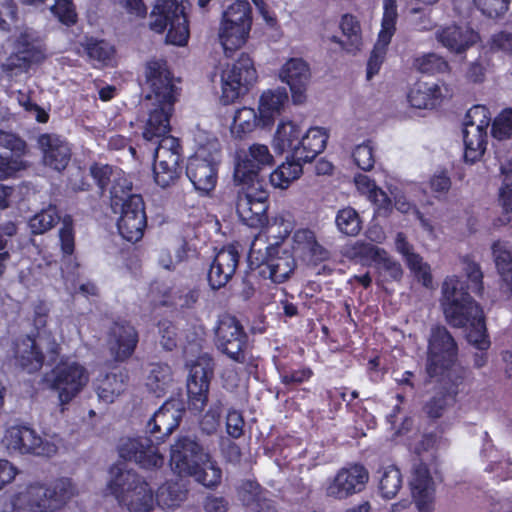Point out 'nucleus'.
<instances>
[{
	"label": "nucleus",
	"mask_w": 512,
	"mask_h": 512,
	"mask_svg": "<svg viewBox=\"0 0 512 512\" xmlns=\"http://www.w3.org/2000/svg\"><path fill=\"white\" fill-rule=\"evenodd\" d=\"M60 221V215L56 206L49 205L28 220V228L31 235H43L55 227Z\"/></svg>",
	"instance_id": "43"
},
{
	"label": "nucleus",
	"mask_w": 512,
	"mask_h": 512,
	"mask_svg": "<svg viewBox=\"0 0 512 512\" xmlns=\"http://www.w3.org/2000/svg\"><path fill=\"white\" fill-rule=\"evenodd\" d=\"M87 369L77 361L60 360L50 372L45 373L41 382L57 392L62 407L69 404L87 385ZM64 408H62L63 410Z\"/></svg>",
	"instance_id": "9"
},
{
	"label": "nucleus",
	"mask_w": 512,
	"mask_h": 512,
	"mask_svg": "<svg viewBox=\"0 0 512 512\" xmlns=\"http://www.w3.org/2000/svg\"><path fill=\"white\" fill-rule=\"evenodd\" d=\"M488 45L491 52L512 57V32L501 30L492 34Z\"/></svg>",
	"instance_id": "60"
},
{
	"label": "nucleus",
	"mask_w": 512,
	"mask_h": 512,
	"mask_svg": "<svg viewBox=\"0 0 512 512\" xmlns=\"http://www.w3.org/2000/svg\"><path fill=\"white\" fill-rule=\"evenodd\" d=\"M356 166L363 171H370L375 164L373 148L369 144L356 146L352 153Z\"/></svg>",
	"instance_id": "64"
},
{
	"label": "nucleus",
	"mask_w": 512,
	"mask_h": 512,
	"mask_svg": "<svg viewBox=\"0 0 512 512\" xmlns=\"http://www.w3.org/2000/svg\"><path fill=\"white\" fill-rule=\"evenodd\" d=\"M257 77L254 60L248 53L242 52L231 68L224 71L221 76V103L229 105L236 102L248 93Z\"/></svg>",
	"instance_id": "11"
},
{
	"label": "nucleus",
	"mask_w": 512,
	"mask_h": 512,
	"mask_svg": "<svg viewBox=\"0 0 512 512\" xmlns=\"http://www.w3.org/2000/svg\"><path fill=\"white\" fill-rule=\"evenodd\" d=\"M479 38L478 32L472 28L458 25L446 26L437 34V39L442 46L455 54L466 52L478 42Z\"/></svg>",
	"instance_id": "28"
},
{
	"label": "nucleus",
	"mask_w": 512,
	"mask_h": 512,
	"mask_svg": "<svg viewBox=\"0 0 512 512\" xmlns=\"http://www.w3.org/2000/svg\"><path fill=\"white\" fill-rule=\"evenodd\" d=\"M491 134L498 140L512 138V108L504 109L493 121Z\"/></svg>",
	"instance_id": "56"
},
{
	"label": "nucleus",
	"mask_w": 512,
	"mask_h": 512,
	"mask_svg": "<svg viewBox=\"0 0 512 512\" xmlns=\"http://www.w3.org/2000/svg\"><path fill=\"white\" fill-rule=\"evenodd\" d=\"M177 286L155 280L149 288V297L155 306L175 308Z\"/></svg>",
	"instance_id": "48"
},
{
	"label": "nucleus",
	"mask_w": 512,
	"mask_h": 512,
	"mask_svg": "<svg viewBox=\"0 0 512 512\" xmlns=\"http://www.w3.org/2000/svg\"><path fill=\"white\" fill-rule=\"evenodd\" d=\"M452 182L446 170L434 173L429 179V188L435 198H442L447 195Z\"/></svg>",
	"instance_id": "63"
},
{
	"label": "nucleus",
	"mask_w": 512,
	"mask_h": 512,
	"mask_svg": "<svg viewBox=\"0 0 512 512\" xmlns=\"http://www.w3.org/2000/svg\"><path fill=\"white\" fill-rule=\"evenodd\" d=\"M237 192L236 212L240 220L251 228H264L269 223V192L260 184H246Z\"/></svg>",
	"instance_id": "12"
},
{
	"label": "nucleus",
	"mask_w": 512,
	"mask_h": 512,
	"mask_svg": "<svg viewBox=\"0 0 512 512\" xmlns=\"http://www.w3.org/2000/svg\"><path fill=\"white\" fill-rule=\"evenodd\" d=\"M152 17L150 28L159 34L167 30V43L187 44L190 35L188 16L176 0H159L152 10Z\"/></svg>",
	"instance_id": "10"
},
{
	"label": "nucleus",
	"mask_w": 512,
	"mask_h": 512,
	"mask_svg": "<svg viewBox=\"0 0 512 512\" xmlns=\"http://www.w3.org/2000/svg\"><path fill=\"white\" fill-rule=\"evenodd\" d=\"M215 342L218 350L234 362L245 361L249 337L235 316L225 315L219 319L215 330Z\"/></svg>",
	"instance_id": "14"
},
{
	"label": "nucleus",
	"mask_w": 512,
	"mask_h": 512,
	"mask_svg": "<svg viewBox=\"0 0 512 512\" xmlns=\"http://www.w3.org/2000/svg\"><path fill=\"white\" fill-rule=\"evenodd\" d=\"M195 480L207 488L218 486L222 479V470L215 462L209 460L205 465L199 467V472L193 474Z\"/></svg>",
	"instance_id": "55"
},
{
	"label": "nucleus",
	"mask_w": 512,
	"mask_h": 512,
	"mask_svg": "<svg viewBox=\"0 0 512 512\" xmlns=\"http://www.w3.org/2000/svg\"><path fill=\"white\" fill-rule=\"evenodd\" d=\"M40 51L28 40H19L17 52L11 54L3 64V71L12 73L15 69H27L33 63L38 62Z\"/></svg>",
	"instance_id": "36"
},
{
	"label": "nucleus",
	"mask_w": 512,
	"mask_h": 512,
	"mask_svg": "<svg viewBox=\"0 0 512 512\" xmlns=\"http://www.w3.org/2000/svg\"><path fill=\"white\" fill-rule=\"evenodd\" d=\"M13 358L15 365L28 374H34L44 365L45 355L37 344L36 337L21 335L13 341Z\"/></svg>",
	"instance_id": "24"
},
{
	"label": "nucleus",
	"mask_w": 512,
	"mask_h": 512,
	"mask_svg": "<svg viewBox=\"0 0 512 512\" xmlns=\"http://www.w3.org/2000/svg\"><path fill=\"white\" fill-rule=\"evenodd\" d=\"M89 178V172L84 167L78 166L70 172L67 178V187L73 192L90 191L92 184Z\"/></svg>",
	"instance_id": "59"
},
{
	"label": "nucleus",
	"mask_w": 512,
	"mask_h": 512,
	"mask_svg": "<svg viewBox=\"0 0 512 512\" xmlns=\"http://www.w3.org/2000/svg\"><path fill=\"white\" fill-rule=\"evenodd\" d=\"M188 490L178 481H166L159 486L154 495V502L163 509L179 507L187 498Z\"/></svg>",
	"instance_id": "39"
},
{
	"label": "nucleus",
	"mask_w": 512,
	"mask_h": 512,
	"mask_svg": "<svg viewBox=\"0 0 512 512\" xmlns=\"http://www.w3.org/2000/svg\"><path fill=\"white\" fill-rule=\"evenodd\" d=\"M221 24L239 26H252V8L247 0H237L224 11Z\"/></svg>",
	"instance_id": "42"
},
{
	"label": "nucleus",
	"mask_w": 512,
	"mask_h": 512,
	"mask_svg": "<svg viewBox=\"0 0 512 512\" xmlns=\"http://www.w3.org/2000/svg\"><path fill=\"white\" fill-rule=\"evenodd\" d=\"M82 46L93 67H113L116 64V49L108 41L88 37Z\"/></svg>",
	"instance_id": "33"
},
{
	"label": "nucleus",
	"mask_w": 512,
	"mask_h": 512,
	"mask_svg": "<svg viewBox=\"0 0 512 512\" xmlns=\"http://www.w3.org/2000/svg\"><path fill=\"white\" fill-rule=\"evenodd\" d=\"M280 78L289 86L293 103H303L310 79L308 64L301 58H291L282 66Z\"/></svg>",
	"instance_id": "25"
},
{
	"label": "nucleus",
	"mask_w": 512,
	"mask_h": 512,
	"mask_svg": "<svg viewBox=\"0 0 512 512\" xmlns=\"http://www.w3.org/2000/svg\"><path fill=\"white\" fill-rule=\"evenodd\" d=\"M50 11L61 24L67 27L73 26L77 23L78 15L72 0H55Z\"/></svg>",
	"instance_id": "52"
},
{
	"label": "nucleus",
	"mask_w": 512,
	"mask_h": 512,
	"mask_svg": "<svg viewBox=\"0 0 512 512\" xmlns=\"http://www.w3.org/2000/svg\"><path fill=\"white\" fill-rule=\"evenodd\" d=\"M183 167H171L167 164H153L155 183L161 188H167L177 183L182 175Z\"/></svg>",
	"instance_id": "54"
},
{
	"label": "nucleus",
	"mask_w": 512,
	"mask_h": 512,
	"mask_svg": "<svg viewBox=\"0 0 512 512\" xmlns=\"http://www.w3.org/2000/svg\"><path fill=\"white\" fill-rule=\"evenodd\" d=\"M301 129L292 121L281 122L274 135L273 146L276 151L283 153L289 151L294 158V151L301 139Z\"/></svg>",
	"instance_id": "38"
},
{
	"label": "nucleus",
	"mask_w": 512,
	"mask_h": 512,
	"mask_svg": "<svg viewBox=\"0 0 512 512\" xmlns=\"http://www.w3.org/2000/svg\"><path fill=\"white\" fill-rule=\"evenodd\" d=\"M379 490L383 498L392 499L402 487V475L395 465H390L379 470Z\"/></svg>",
	"instance_id": "46"
},
{
	"label": "nucleus",
	"mask_w": 512,
	"mask_h": 512,
	"mask_svg": "<svg viewBox=\"0 0 512 512\" xmlns=\"http://www.w3.org/2000/svg\"><path fill=\"white\" fill-rule=\"evenodd\" d=\"M296 266L293 253L276 243L266 247L265 254L256 265V271L261 278L282 284L290 279Z\"/></svg>",
	"instance_id": "16"
},
{
	"label": "nucleus",
	"mask_w": 512,
	"mask_h": 512,
	"mask_svg": "<svg viewBox=\"0 0 512 512\" xmlns=\"http://www.w3.org/2000/svg\"><path fill=\"white\" fill-rule=\"evenodd\" d=\"M410 487L419 511L431 512L435 489L430 469L426 463L420 462L414 467Z\"/></svg>",
	"instance_id": "26"
},
{
	"label": "nucleus",
	"mask_w": 512,
	"mask_h": 512,
	"mask_svg": "<svg viewBox=\"0 0 512 512\" xmlns=\"http://www.w3.org/2000/svg\"><path fill=\"white\" fill-rule=\"evenodd\" d=\"M110 206L114 213L120 212L117 221L119 234L131 243L141 240L147 227L145 204L140 194L132 193V183L126 178L113 181L110 188Z\"/></svg>",
	"instance_id": "5"
},
{
	"label": "nucleus",
	"mask_w": 512,
	"mask_h": 512,
	"mask_svg": "<svg viewBox=\"0 0 512 512\" xmlns=\"http://www.w3.org/2000/svg\"><path fill=\"white\" fill-rule=\"evenodd\" d=\"M240 261V254L234 245L221 248L215 255L207 274L210 287L218 290L233 277Z\"/></svg>",
	"instance_id": "23"
},
{
	"label": "nucleus",
	"mask_w": 512,
	"mask_h": 512,
	"mask_svg": "<svg viewBox=\"0 0 512 512\" xmlns=\"http://www.w3.org/2000/svg\"><path fill=\"white\" fill-rule=\"evenodd\" d=\"M486 128L477 127L463 121V144H464V161L466 163H475L481 159L486 151L488 143V134Z\"/></svg>",
	"instance_id": "30"
},
{
	"label": "nucleus",
	"mask_w": 512,
	"mask_h": 512,
	"mask_svg": "<svg viewBox=\"0 0 512 512\" xmlns=\"http://www.w3.org/2000/svg\"><path fill=\"white\" fill-rule=\"evenodd\" d=\"M414 67L421 73L435 75L449 69L448 62L435 53L424 54L413 62Z\"/></svg>",
	"instance_id": "50"
},
{
	"label": "nucleus",
	"mask_w": 512,
	"mask_h": 512,
	"mask_svg": "<svg viewBox=\"0 0 512 512\" xmlns=\"http://www.w3.org/2000/svg\"><path fill=\"white\" fill-rule=\"evenodd\" d=\"M210 454L196 440L180 437L170 450L171 469L179 476H193L199 467L209 462Z\"/></svg>",
	"instance_id": "15"
},
{
	"label": "nucleus",
	"mask_w": 512,
	"mask_h": 512,
	"mask_svg": "<svg viewBox=\"0 0 512 512\" xmlns=\"http://www.w3.org/2000/svg\"><path fill=\"white\" fill-rule=\"evenodd\" d=\"M112 478L107 488L120 505L129 512H150L154 507V492L148 482L133 470H126L122 464H114L109 470Z\"/></svg>",
	"instance_id": "7"
},
{
	"label": "nucleus",
	"mask_w": 512,
	"mask_h": 512,
	"mask_svg": "<svg viewBox=\"0 0 512 512\" xmlns=\"http://www.w3.org/2000/svg\"><path fill=\"white\" fill-rule=\"evenodd\" d=\"M303 163L288 156L286 162L279 165L269 175L271 186L278 189H287L291 183L303 173Z\"/></svg>",
	"instance_id": "37"
},
{
	"label": "nucleus",
	"mask_w": 512,
	"mask_h": 512,
	"mask_svg": "<svg viewBox=\"0 0 512 512\" xmlns=\"http://www.w3.org/2000/svg\"><path fill=\"white\" fill-rule=\"evenodd\" d=\"M336 224L338 229L347 236H356L361 230L360 217L352 207H346L338 211Z\"/></svg>",
	"instance_id": "51"
},
{
	"label": "nucleus",
	"mask_w": 512,
	"mask_h": 512,
	"mask_svg": "<svg viewBox=\"0 0 512 512\" xmlns=\"http://www.w3.org/2000/svg\"><path fill=\"white\" fill-rule=\"evenodd\" d=\"M223 404L220 400L214 401L203 415L200 425L208 434L215 432L220 424Z\"/></svg>",
	"instance_id": "61"
},
{
	"label": "nucleus",
	"mask_w": 512,
	"mask_h": 512,
	"mask_svg": "<svg viewBox=\"0 0 512 512\" xmlns=\"http://www.w3.org/2000/svg\"><path fill=\"white\" fill-rule=\"evenodd\" d=\"M145 84L148 88L146 98L155 106L149 113L143 131L148 141L158 143L154 163L173 167H182V146L180 140L170 135V118L179 96V88L174 83V75L165 59H150L146 62Z\"/></svg>",
	"instance_id": "2"
},
{
	"label": "nucleus",
	"mask_w": 512,
	"mask_h": 512,
	"mask_svg": "<svg viewBox=\"0 0 512 512\" xmlns=\"http://www.w3.org/2000/svg\"><path fill=\"white\" fill-rule=\"evenodd\" d=\"M356 182L365 184L369 189V198L375 206V214L383 217L389 216L393 210V204L388 194L381 188L376 187L374 183H371L367 176L359 175Z\"/></svg>",
	"instance_id": "45"
},
{
	"label": "nucleus",
	"mask_w": 512,
	"mask_h": 512,
	"mask_svg": "<svg viewBox=\"0 0 512 512\" xmlns=\"http://www.w3.org/2000/svg\"><path fill=\"white\" fill-rule=\"evenodd\" d=\"M181 420V411L175 408L174 403L165 402L147 423L149 436L126 439L118 447L119 456L126 461H134L143 469L162 467L164 457L158 445L178 428Z\"/></svg>",
	"instance_id": "4"
},
{
	"label": "nucleus",
	"mask_w": 512,
	"mask_h": 512,
	"mask_svg": "<svg viewBox=\"0 0 512 512\" xmlns=\"http://www.w3.org/2000/svg\"><path fill=\"white\" fill-rule=\"evenodd\" d=\"M492 254L501 280V289L512 294V249L507 242L497 240L492 244Z\"/></svg>",
	"instance_id": "34"
},
{
	"label": "nucleus",
	"mask_w": 512,
	"mask_h": 512,
	"mask_svg": "<svg viewBox=\"0 0 512 512\" xmlns=\"http://www.w3.org/2000/svg\"><path fill=\"white\" fill-rule=\"evenodd\" d=\"M369 479L368 471L361 464L341 469L327 487V495L344 499L361 492Z\"/></svg>",
	"instance_id": "22"
},
{
	"label": "nucleus",
	"mask_w": 512,
	"mask_h": 512,
	"mask_svg": "<svg viewBox=\"0 0 512 512\" xmlns=\"http://www.w3.org/2000/svg\"><path fill=\"white\" fill-rule=\"evenodd\" d=\"M265 490L256 480L245 479L236 487L241 504L251 512H277L275 502L267 497Z\"/></svg>",
	"instance_id": "27"
},
{
	"label": "nucleus",
	"mask_w": 512,
	"mask_h": 512,
	"mask_svg": "<svg viewBox=\"0 0 512 512\" xmlns=\"http://www.w3.org/2000/svg\"><path fill=\"white\" fill-rule=\"evenodd\" d=\"M274 158L264 144H252L245 158L239 160L234 168V179L240 184L259 181V172L266 166H272Z\"/></svg>",
	"instance_id": "20"
},
{
	"label": "nucleus",
	"mask_w": 512,
	"mask_h": 512,
	"mask_svg": "<svg viewBox=\"0 0 512 512\" xmlns=\"http://www.w3.org/2000/svg\"><path fill=\"white\" fill-rule=\"evenodd\" d=\"M467 281L458 276H447L442 284V307L447 322L456 328L468 327L466 338L480 353L474 355V367L481 368L488 361L487 350L491 342L482 307L470 292L481 295L484 291L483 273L469 255L462 259Z\"/></svg>",
	"instance_id": "1"
},
{
	"label": "nucleus",
	"mask_w": 512,
	"mask_h": 512,
	"mask_svg": "<svg viewBox=\"0 0 512 512\" xmlns=\"http://www.w3.org/2000/svg\"><path fill=\"white\" fill-rule=\"evenodd\" d=\"M71 479L59 478L45 486L31 483L11 500L13 512H55L74 495Z\"/></svg>",
	"instance_id": "6"
},
{
	"label": "nucleus",
	"mask_w": 512,
	"mask_h": 512,
	"mask_svg": "<svg viewBox=\"0 0 512 512\" xmlns=\"http://www.w3.org/2000/svg\"><path fill=\"white\" fill-rule=\"evenodd\" d=\"M273 362L279 373L280 381L285 386L300 385L308 382L314 375L313 370L309 366L293 369L287 362L281 361L276 357H274Z\"/></svg>",
	"instance_id": "44"
},
{
	"label": "nucleus",
	"mask_w": 512,
	"mask_h": 512,
	"mask_svg": "<svg viewBox=\"0 0 512 512\" xmlns=\"http://www.w3.org/2000/svg\"><path fill=\"white\" fill-rule=\"evenodd\" d=\"M172 380L171 369L167 364H153L147 377V386L157 396L165 394Z\"/></svg>",
	"instance_id": "49"
},
{
	"label": "nucleus",
	"mask_w": 512,
	"mask_h": 512,
	"mask_svg": "<svg viewBox=\"0 0 512 512\" xmlns=\"http://www.w3.org/2000/svg\"><path fill=\"white\" fill-rule=\"evenodd\" d=\"M398 13L396 0H384V11L381 29L377 42L367 61V79L376 75L385 59L388 45L396 31Z\"/></svg>",
	"instance_id": "17"
},
{
	"label": "nucleus",
	"mask_w": 512,
	"mask_h": 512,
	"mask_svg": "<svg viewBox=\"0 0 512 512\" xmlns=\"http://www.w3.org/2000/svg\"><path fill=\"white\" fill-rule=\"evenodd\" d=\"M218 143L200 145L188 158L186 176L200 196H209L216 188L221 150Z\"/></svg>",
	"instance_id": "8"
},
{
	"label": "nucleus",
	"mask_w": 512,
	"mask_h": 512,
	"mask_svg": "<svg viewBox=\"0 0 512 512\" xmlns=\"http://www.w3.org/2000/svg\"><path fill=\"white\" fill-rule=\"evenodd\" d=\"M7 447L20 454L50 457L57 451V447L47 440H43L36 431L28 426H12L6 431Z\"/></svg>",
	"instance_id": "18"
},
{
	"label": "nucleus",
	"mask_w": 512,
	"mask_h": 512,
	"mask_svg": "<svg viewBox=\"0 0 512 512\" xmlns=\"http://www.w3.org/2000/svg\"><path fill=\"white\" fill-rule=\"evenodd\" d=\"M477 8L488 18L503 16L509 9L510 0H473Z\"/></svg>",
	"instance_id": "58"
},
{
	"label": "nucleus",
	"mask_w": 512,
	"mask_h": 512,
	"mask_svg": "<svg viewBox=\"0 0 512 512\" xmlns=\"http://www.w3.org/2000/svg\"><path fill=\"white\" fill-rule=\"evenodd\" d=\"M42 153L44 166L57 171H64L71 161L72 149L66 139L54 133H42L37 138Z\"/></svg>",
	"instance_id": "21"
},
{
	"label": "nucleus",
	"mask_w": 512,
	"mask_h": 512,
	"mask_svg": "<svg viewBox=\"0 0 512 512\" xmlns=\"http://www.w3.org/2000/svg\"><path fill=\"white\" fill-rule=\"evenodd\" d=\"M257 126H261L260 113L250 107H242L235 112L231 124V134L237 139H244L253 132Z\"/></svg>",
	"instance_id": "41"
},
{
	"label": "nucleus",
	"mask_w": 512,
	"mask_h": 512,
	"mask_svg": "<svg viewBox=\"0 0 512 512\" xmlns=\"http://www.w3.org/2000/svg\"><path fill=\"white\" fill-rule=\"evenodd\" d=\"M125 387L126 384L121 375L109 373L99 381L97 394L105 403H112L125 390Z\"/></svg>",
	"instance_id": "47"
},
{
	"label": "nucleus",
	"mask_w": 512,
	"mask_h": 512,
	"mask_svg": "<svg viewBox=\"0 0 512 512\" xmlns=\"http://www.w3.org/2000/svg\"><path fill=\"white\" fill-rule=\"evenodd\" d=\"M138 342V331L129 321L118 319L110 326L108 344L115 361L128 360L134 354Z\"/></svg>",
	"instance_id": "19"
},
{
	"label": "nucleus",
	"mask_w": 512,
	"mask_h": 512,
	"mask_svg": "<svg viewBox=\"0 0 512 512\" xmlns=\"http://www.w3.org/2000/svg\"><path fill=\"white\" fill-rule=\"evenodd\" d=\"M89 174L97 186L99 195L103 196L110 185L113 166L100 162H93L89 167Z\"/></svg>",
	"instance_id": "53"
},
{
	"label": "nucleus",
	"mask_w": 512,
	"mask_h": 512,
	"mask_svg": "<svg viewBox=\"0 0 512 512\" xmlns=\"http://www.w3.org/2000/svg\"><path fill=\"white\" fill-rule=\"evenodd\" d=\"M250 30L248 26L243 28L221 24L219 40L226 57H232L233 53L246 43Z\"/></svg>",
	"instance_id": "40"
},
{
	"label": "nucleus",
	"mask_w": 512,
	"mask_h": 512,
	"mask_svg": "<svg viewBox=\"0 0 512 512\" xmlns=\"http://www.w3.org/2000/svg\"><path fill=\"white\" fill-rule=\"evenodd\" d=\"M13 156L0 155V178L6 179L15 176V174L26 168L23 160L25 155H17L12 153Z\"/></svg>",
	"instance_id": "62"
},
{
	"label": "nucleus",
	"mask_w": 512,
	"mask_h": 512,
	"mask_svg": "<svg viewBox=\"0 0 512 512\" xmlns=\"http://www.w3.org/2000/svg\"><path fill=\"white\" fill-rule=\"evenodd\" d=\"M340 29L346 40L343 41L338 36H332L330 40L339 44L348 53L358 52L362 45V33L357 17L349 13L344 14L340 21Z\"/></svg>",
	"instance_id": "35"
},
{
	"label": "nucleus",
	"mask_w": 512,
	"mask_h": 512,
	"mask_svg": "<svg viewBox=\"0 0 512 512\" xmlns=\"http://www.w3.org/2000/svg\"><path fill=\"white\" fill-rule=\"evenodd\" d=\"M407 99L416 109H434L442 102L441 88L436 83L417 81L409 90Z\"/></svg>",
	"instance_id": "32"
},
{
	"label": "nucleus",
	"mask_w": 512,
	"mask_h": 512,
	"mask_svg": "<svg viewBox=\"0 0 512 512\" xmlns=\"http://www.w3.org/2000/svg\"><path fill=\"white\" fill-rule=\"evenodd\" d=\"M458 352V344L446 327L432 328L427 346L425 372L428 382L436 379L439 387L423 405V412L429 419L441 418L455 405L461 386L471 376L468 368L458 364Z\"/></svg>",
	"instance_id": "3"
},
{
	"label": "nucleus",
	"mask_w": 512,
	"mask_h": 512,
	"mask_svg": "<svg viewBox=\"0 0 512 512\" xmlns=\"http://www.w3.org/2000/svg\"><path fill=\"white\" fill-rule=\"evenodd\" d=\"M287 102L288 93L286 88L268 89L264 91L260 96L258 106L261 127L266 128L272 126L276 116L280 115Z\"/></svg>",
	"instance_id": "31"
},
{
	"label": "nucleus",
	"mask_w": 512,
	"mask_h": 512,
	"mask_svg": "<svg viewBox=\"0 0 512 512\" xmlns=\"http://www.w3.org/2000/svg\"><path fill=\"white\" fill-rule=\"evenodd\" d=\"M328 138L329 135L326 129L311 127L302 135L300 142H297L299 146L294 151V158L302 163L313 161L324 151Z\"/></svg>",
	"instance_id": "29"
},
{
	"label": "nucleus",
	"mask_w": 512,
	"mask_h": 512,
	"mask_svg": "<svg viewBox=\"0 0 512 512\" xmlns=\"http://www.w3.org/2000/svg\"><path fill=\"white\" fill-rule=\"evenodd\" d=\"M214 374L212 358L198 357L190 366L187 379L188 410L195 416L201 415L208 403L210 382Z\"/></svg>",
	"instance_id": "13"
},
{
	"label": "nucleus",
	"mask_w": 512,
	"mask_h": 512,
	"mask_svg": "<svg viewBox=\"0 0 512 512\" xmlns=\"http://www.w3.org/2000/svg\"><path fill=\"white\" fill-rule=\"evenodd\" d=\"M201 290L198 286H177L175 309H192L200 298Z\"/></svg>",
	"instance_id": "57"
}]
</instances>
